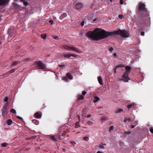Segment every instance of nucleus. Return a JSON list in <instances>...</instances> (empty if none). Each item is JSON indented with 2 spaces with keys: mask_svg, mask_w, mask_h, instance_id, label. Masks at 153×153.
Masks as SVG:
<instances>
[{
  "mask_svg": "<svg viewBox=\"0 0 153 153\" xmlns=\"http://www.w3.org/2000/svg\"><path fill=\"white\" fill-rule=\"evenodd\" d=\"M17 118L19 119H20V120H22V117H19V116H17Z\"/></svg>",
  "mask_w": 153,
  "mask_h": 153,
  "instance_id": "5fc2aeb1",
  "label": "nucleus"
},
{
  "mask_svg": "<svg viewBox=\"0 0 153 153\" xmlns=\"http://www.w3.org/2000/svg\"><path fill=\"white\" fill-rule=\"evenodd\" d=\"M98 82L101 85H103V83L102 82V80L100 76L98 77L97 78Z\"/></svg>",
  "mask_w": 153,
  "mask_h": 153,
  "instance_id": "ddd939ff",
  "label": "nucleus"
},
{
  "mask_svg": "<svg viewBox=\"0 0 153 153\" xmlns=\"http://www.w3.org/2000/svg\"><path fill=\"white\" fill-rule=\"evenodd\" d=\"M59 66L60 67H63L64 66V65H59Z\"/></svg>",
  "mask_w": 153,
  "mask_h": 153,
  "instance_id": "052dcab7",
  "label": "nucleus"
},
{
  "mask_svg": "<svg viewBox=\"0 0 153 153\" xmlns=\"http://www.w3.org/2000/svg\"><path fill=\"white\" fill-rule=\"evenodd\" d=\"M118 17L119 18L122 19L123 17V16L122 15H119Z\"/></svg>",
  "mask_w": 153,
  "mask_h": 153,
  "instance_id": "37998d69",
  "label": "nucleus"
},
{
  "mask_svg": "<svg viewBox=\"0 0 153 153\" xmlns=\"http://www.w3.org/2000/svg\"><path fill=\"white\" fill-rule=\"evenodd\" d=\"M100 98L99 97H95L94 98V103H96L97 102L100 100Z\"/></svg>",
  "mask_w": 153,
  "mask_h": 153,
  "instance_id": "412c9836",
  "label": "nucleus"
},
{
  "mask_svg": "<svg viewBox=\"0 0 153 153\" xmlns=\"http://www.w3.org/2000/svg\"><path fill=\"white\" fill-rule=\"evenodd\" d=\"M7 114V110H2V115L4 117H6Z\"/></svg>",
  "mask_w": 153,
  "mask_h": 153,
  "instance_id": "9b49d317",
  "label": "nucleus"
},
{
  "mask_svg": "<svg viewBox=\"0 0 153 153\" xmlns=\"http://www.w3.org/2000/svg\"><path fill=\"white\" fill-rule=\"evenodd\" d=\"M77 55L74 54H64L63 56L65 58H69L71 56H73L75 58H76V56Z\"/></svg>",
  "mask_w": 153,
  "mask_h": 153,
  "instance_id": "39448f33",
  "label": "nucleus"
},
{
  "mask_svg": "<svg viewBox=\"0 0 153 153\" xmlns=\"http://www.w3.org/2000/svg\"><path fill=\"white\" fill-rule=\"evenodd\" d=\"M91 117V114H89L87 116V117H88V118H89L90 117Z\"/></svg>",
  "mask_w": 153,
  "mask_h": 153,
  "instance_id": "13d9d810",
  "label": "nucleus"
},
{
  "mask_svg": "<svg viewBox=\"0 0 153 153\" xmlns=\"http://www.w3.org/2000/svg\"><path fill=\"white\" fill-rule=\"evenodd\" d=\"M8 100V97H5L4 99V102H6Z\"/></svg>",
  "mask_w": 153,
  "mask_h": 153,
  "instance_id": "a19ab883",
  "label": "nucleus"
},
{
  "mask_svg": "<svg viewBox=\"0 0 153 153\" xmlns=\"http://www.w3.org/2000/svg\"><path fill=\"white\" fill-rule=\"evenodd\" d=\"M86 93L87 92L85 91H82V95L83 96H84Z\"/></svg>",
  "mask_w": 153,
  "mask_h": 153,
  "instance_id": "79ce46f5",
  "label": "nucleus"
},
{
  "mask_svg": "<svg viewBox=\"0 0 153 153\" xmlns=\"http://www.w3.org/2000/svg\"><path fill=\"white\" fill-rule=\"evenodd\" d=\"M126 71L122 76V78L120 79V81H123L124 82H128V80L130 79L129 78V72L131 69V67L129 66H126L125 67Z\"/></svg>",
  "mask_w": 153,
  "mask_h": 153,
  "instance_id": "7ed1b4c3",
  "label": "nucleus"
},
{
  "mask_svg": "<svg viewBox=\"0 0 153 153\" xmlns=\"http://www.w3.org/2000/svg\"><path fill=\"white\" fill-rule=\"evenodd\" d=\"M63 48L65 49L67 51H68L69 50V46H68L67 45H64L63 46Z\"/></svg>",
  "mask_w": 153,
  "mask_h": 153,
  "instance_id": "393cba45",
  "label": "nucleus"
},
{
  "mask_svg": "<svg viewBox=\"0 0 153 153\" xmlns=\"http://www.w3.org/2000/svg\"><path fill=\"white\" fill-rule=\"evenodd\" d=\"M93 123L90 121H88L87 122V124L88 125H92Z\"/></svg>",
  "mask_w": 153,
  "mask_h": 153,
  "instance_id": "72a5a7b5",
  "label": "nucleus"
},
{
  "mask_svg": "<svg viewBox=\"0 0 153 153\" xmlns=\"http://www.w3.org/2000/svg\"><path fill=\"white\" fill-rule=\"evenodd\" d=\"M131 118L129 117H127L124 119V122H126L127 121L130 122L131 121Z\"/></svg>",
  "mask_w": 153,
  "mask_h": 153,
  "instance_id": "aec40b11",
  "label": "nucleus"
},
{
  "mask_svg": "<svg viewBox=\"0 0 153 153\" xmlns=\"http://www.w3.org/2000/svg\"><path fill=\"white\" fill-rule=\"evenodd\" d=\"M19 63V61H15L12 64V65L14 66Z\"/></svg>",
  "mask_w": 153,
  "mask_h": 153,
  "instance_id": "7c9ffc66",
  "label": "nucleus"
},
{
  "mask_svg": "<svg viewBox=\"0 0 153 153\" xmlns=\"http://www.w3.org/2000/svg\"><path fill=\"white\" fill-rule=\"evenodd\" d=\"M82 118H84H84H85V116L84 117V115H83V114H82Z\"/></svg>",
  "mask_w": 153,
  "mask_h": 153,
  "instance_id": "680f3d73",
  "label": "nucleus"
},
{
  "mask_svg": "<svg viewBox=\"0 0 153 153\" xmlns=\"http://www.w3.org/2000/svg\"><path fill=\"white\" fill-rule=\"evenodd\" d=\"M35 116L36 118H39L41 117V113L39 112H36L35 114Z\"/></svg>",
  "mask_w": 153,
  "mask_h": 153,
  "instance_id": "f8f14e48",
  "label": "nucleus"
},
{
  "mask_svg": "<svg viewBox=\"0 0 153 153\" xmlns=\"http://www.w3.org/2000/svg\"><path fill=\"white\" fill-rule=\"evenodd\" d=\"M96 19H94L93 20V21L94 22V21H96Z\"/></svg>",
  "mask_w": 153,
  "mask_h": 153,
  "instance_id": "774afa93",
  "label": "nucleus"
},
{
  "mask_svg": "<svg viewBox=\"0 0 153 153\" xmlns=\"http://www.w3.org/2000/svg\"><path fill=\"white\" fill-rule=\"evenodd\" d=\"M49 22L51 24V25H53V21L51 20H49Z\"/></svg>",
  "mask_w": 153,
  "mask_h": 153,
  "instance_id": "a18cd8bd",
  "label": "nucleus"
},
{
  "mask_svg": "<svg viewBox=\"0 0 153 153\" xmlns=\"http://www.w3.org/2000/svg\"><path fill=\"white\" fill-rule=\"evenodd\" d=\"M7 143L5 142L4 143L1 144L2 147H6L7 146Z\"/></svg>",
  "mask_w": 153,
  "mask_h": 153,
  "instance_id": "c756f323",
  "label": "nucleus"
},
{
  "mask_svg": "<svg viewBox=\"0 0 153 153\" xmlns=\"http://www.w3.org/2000/svg\"><path fill=\"white\" fill-rule=\"evenodd\" d=\"M84 98V97L83 96L81 95H79L78 96L77 99L79 100H82Z\"/></svg>",
  "mask_w": 153,
  "mask_h": 153,
  "instance_id": "bb28decb",
  "label": "nucleus"
},
{
  "mask_svg": "<svg viewBox=\"0 0 153 153\" xmlns=\"http://www.w3.org/2000/svg\"><path fill=\"white\" fill-rule=\"evenodd\" d=\"M33 65H36V67L41 69H45V65L40 61H35Z\"/></svg>",
  "mask_w": 153,
  "mask_h": 153,
  "instance_id": "20e7f679",
  "label": "nucleus"
},
{
  "mask_svg": "<svg viewBox=\"0 0 153 153\" xmlns=\"http://www.w3.org/2000/svg\"><path fill=\"white\" fill-rule=\"evenodd\" d=\"M82 4L81 3H79L76 4L75 6V8L76 10L80 9L82 8Z\"/></svg>",
  "mask_w": 153,
  "mask_h": 153,
  "instance_id": "6e6552de",
  "label": "nucleus"
},
{
  "mask_svg": "<svg viewBox=\"0 0 153 153\" xmlns=\"http://www.w3.org/2000/svg\"><path fill=\"white\" fill-rule=\"evenodd\" d=\"M124 67V66H122V65H120L118 66H117V68H118V67Z\"/></svg>",
  "mask_w": 153,
  "mask_h": 153,
  "instance_id": "bf43d9fd",
  "label": "nucleus"
},
{
  "mask_svg": "<svg viewBox=\"0 0 153 153\" xmlns=\"http://www.w3.org/2000/svg\"><path fill=\"white\" fill-rule=\"evenodd\" d=\"M78 118L79 119V120L80 118V116L79 115H78Z\"/></svg>",
  "mask_w": 153,
  "mask_h": 153,
  "instance_id": "0e129e2a",
  "label": "nucleus"
},
{
  "mask_svg": "<svg viewBox=\"0 0 153 153\" xmlns=\"http://www.w3.org/2000/svg\"><path fill=\"white\" fill-rule=\"evenodd\" d=\"M3 76L4 77H7V76H8L9 75H8L7 72H6L4 74H3Z\"/></svg>",
  "mask_w": 153,
  "mask_h": 153,
  "instance_id": "c9c22d12",
  "label": "nucleus"
},
{
  "mask_svg": "<svg viewBox=\"0 0 153 153\" xmlns=\"http://www.w3.org/2000/svg\"><path fill=\"white\" fill-rule=\"evenodd\" d=\"M63 48L65 49L67 51H68L69 50V46H68L67 45H64L63 46Z\"/></svg>",
  "mask_w": 153,
  "mask_h": 153,
  "instance_id": "a878e982",
  "label": "nucleus"
},
{
  "mask_svg": "<svg viewBox=\"0 0 153 153\" xmlns=\"http://www.w3.org/2000/svg\"><path fill=\"white\" fill-rule=\"evenodd\" d=\"M62 79L66 82H68L69 81L68 79L66 77H64L62 78Z\"/></svg>",
  "mask_w": 153,
  "mask_h": 153,
  "instance_id": "2f4dec72",
  "label": "nucleus"
},
{
  "mask_svg": "<svg viewBox=\"0 0 153 153\" xmlns=\"http://www.w3.org/2000/svg\"><path fill=\"white\" fill-rule=\"evenodd\" d=\"M89 139V138L87 136H85L84 137V140L86 141H87Z\"/></svg>",
  "mask_w": 153,
  "mask_h": 153,
  "instance_id": "58836bf2",
  "label": "nucleus"
},
{
  "mask_svg": "<svg viewBox=\"0 0 153 153\" xmlns=\"http://www.w3.org/2000/svg\"><path fill=\"white\" fill-rule=\"evenodd\" d=\"M41 37L43 39H45L47 37V36L45 34H42L41 35Z\"/></svg>",
  "mask_w": 153,
  "mask_h": 153,
  "instance_id": "cd10ccee",
  "label": "nucleus"
},
{
  "mask_svg": "<svg viewBox=\"0 0 153 153\" xmlns=\"http://www.w3.org/2000/svg\"><path fill=\"white\" fill-rule=\"evenodd\" d=\"M145 34L144 32L143 31H142L140 33V35L142 36H144Z\"/></svg>",
  "mask_w": 153,
  "mask_h": 153,
  "instance_id": "49530a36",
  "label": "nucleus"
},
{
  "mask_svg": "<svg viewBox=\"0 0 153 153\" xmlns=\"http://www.w3.org/2000/svg\"><path fill=\"white\" fill-rule=\"evenodd\" d=\"M10 112L13 114H15L16 113V110L14 109H12L10 110Z\"/></svg>",
  "mask_w": 153,
  "mask_h": 153,
  "instance_id": "473e14b6",
  "label": "nucleus"
},
{
  "mask_svg": "<svg viewBox=\"0 0 153 153\" xmlns=\"http://www.w3.org/2000/svg\"><path fill=\"white\" fill-rule=\"evenodd\" d=\"M8 0H0V6H2L5 5L8 2Z\"/></svg>",
  "mask_w": 153,
  "mask_h": 153,
  "instance_id": "9d476101",
  "label": "nucleus"
},
{
  "mask_svg": "<svg viewBox=\"0 0 153 153\" xmlns=\"http://www.w3.org/2000/svg\"><path fill=\"white\" fill-rule=\"evenodd\" d=\"M58 38V37L56 36H54L53 37V38L55 39H57Z\"/></svg>",
  "mask_w": 153,
  "mask_h": 153,
  "instance_id": "864d4df0",
  "label": "nucleus"
},
{
  "mask_svg": "<svg viewBox=\"0 0 153 153\" xmlns=\"http://www.w3.org/2000/svg\"><path fill=\"white\" fill-rule=\"evenodd\" d=\"M15 71V69H13L9 71H8V72H7L8 75H9L11 73L14 72Z\"/></svg>",
  "mask_w": 153,
  "mask_h": 153,
  "instance_id": "b1692460",
  "label": "nucleus"
},
{
  "mask_svg": "<svg viewBox=\"0 0 153 153\" xmlns=\"http://www.w3.org/2000/svg\"><path fill=\"white\" fill-rule=\"evenodd\" d=\"M2 110H7V108L6 105H4L3 107Z\"/></svg>",
  "mask_w": 153,
  "mask_h": 153,
  "instance_id": "e433bc0d",
  "label": "nucleus"
},
{
  "mask_svg": "<svg viewBox=\"0 0 153 153\" xmlns=\"http://www.w3.org/2000/svg\"><path fill=\"white\" fill-rule=\"evenodd\" d=\"M66 76L70 79H73L72 76L69 73H67Z\"/></svg>",
  "mask_w": 153,
  "mask_h": 153,
  "instance_id": "a211bd4d",
  "label": "nucleus"
},
{
  "mask_svg": "<svg viewBox=\"0 0 153 153\" xmlns=\"http://www.w3.org/2000/svg\"><path fill=\"white\" fill-rule=\"evenodd\" d=\"M150 132L152 133L153 134V128H150Z\"/></svg>",
  "mask_w": 153,
  "mask_h": 153,
  "instance_id": "8fccbe9b",
  "label": "nucleus"
},
{
  "mask_svg": "<svg viewBox=\"0 0 153 153\" xmlns=\"http://www.w3.org/2000/svg\"><path fill=\"white\" fill-rule=\"evenodd\" d=\"M113 50V48L112 47H111L110 48L109 50L111 52Z\"/></svg>",
  "mask_w": 153,
  "mask_h": 153,
  "instance_id": "de8ad7c7",
  "label": "nucleus"
},
{
  "mask_svg": "<svg viewBox=\"0 0 153 153\" xmlns=\"http://www.w3.org/2000/svg\"><path fill=\"white\" fill-rule=\"evenodd\" d=\"M136 125H132L131 126V128H134L135 126H136Z\"/></svg>",
  "mask_w": 153,
  "mask_h": 153,
  "instance_id": "4d7b16f0",
  "label": "nucleus"
},
{
  "mask_svg": "<svg viewBox=\"0 0 153 153\" xmlns=\"http://www.w3.org/2000/svg\"><path fill=\"white\" fill-rule=\"evenodd\" d=\"M131 133V132H127L126 131L125 132V134L126 135L127 134H130Z\"/></svg>",
  "mask_w": 153,
  "mask_h": 153,
  "instance_id": "c03bdc74",
  "label": "nucleus"
},
{
  "mask_svg": "<svg viewBox=\"0 0 153 153\" xmlns=\"http://www.w3.org/2000/svg\"><path fill=\"white\" fill-rule=\"evenodd\" d=\"M135 105V103L134 102H133L130 104L128 105L127 106V107L128 110L130 109V108H131L132 107L134 106Z\"/></svg>",
  "mask_w": 153,
  "mask_h": 153,
  "instance_id": "2eb2a0df",
  "label": "nucleus"
},
{
  "mask_svg": "<svg viewBox=\"0 0 153 153\" xmlns=\"http://www.w3.org/2000/svg\"><path fill=\"white\" fill-rule=\"evenodd\" d=\"M114 128V127L113 126H111L109 128V131L111 132V131Z\"/></svg>",
  "mask_w": 153,
  "mask_h": 153,
  "instance_id": "4c0bfd02",
  "label": "nucleus"
},
{
  "mask_svg": "<svg viewBox=\"0 0 153 153\" xmlns=\"http://www.w3.org/2000/svg\"><path fill=\"white\" fill-rule=\"evenodd\" d=\"M36 138V136H31V137H29L27 138V140H30L35 139Z\"/></svg>",
  "mask_w": 153,
  "mask_h": 153,
  "instance_id": "4be33fe9",
  "label": "nucleus"
},
{
  "mask_svg": "<svg viewBox=\"0 0 153 153\" xmlns=\"http://www.w3.org/2000/svg\"><path fill=\"white\" fill-rule=\"evenodd\" d=\"M137 10L138 14L140 18L137 23L138 26H140L139 24L142 25L144 24L145 22V19L144 18L148 17L149 16V12L146 7L145 4L142 2H139L138 4V7Z\"/></svg>",
  "mask_w": 153,
  "mask_h": 153,
  "instance_id": "f03ea898",
  "label": "nucleus"
},
{
  "mask_svg": "<svg viewBox=\"0 0 153 153\" xmlns=\"http://www.w3.org/2000/svg\"><path fill=\"white\" fill-rule=\"evenodd\" d=\"M7 102H6V105H6V106L7 107V106H8V105H7Z\"/></svg>",
  "mask_w": 153,
  "mask_h": 153,
  "instance_id": "338daca9",
  "label": "nucleus"
},
{
  "mask_svg": "<svg viewBox=\"0 0 153 153\" xmlns=\"http://www.w3.org/2000/svg\"><path fill=\"white\" fill-rule=\"evenodd\" d=\"M97 153H102L100 151H98Z\"/></svg>",
  "mask_w": 153,
  "mask_h": 153,
  "instance_id": "69168bd1",
  "label": "nucleus"
},
{
  "mask_svg": "<svg viewBox=\"0 0 153 153\" xmlns=\"http://www.w3.org/2000/svg\"><path fill=\"white\" fill-rule=\"evenodd\" d=\"M68 51H73L75 52H76L78 53H80V52L76 48L73 47L69 46V49Z\"/></svg>",
  "mask_w": 153,
  "mask_h": 153,
  "instance_id": "423d86ee",
  "label": "nucleus"
},
{
  "mask_svg": "<svg viewBox=\"0 0 153 153\" xmlns=\"http://www.w3.org/2000/svg\"><path fill=\"white\" fill-rule=\"evenodd\" d=\"M4 78V77L3 75L0 76V79H2V78Z\"/></svg>",
  "mask_w": 153,
  "mask_h": 153,
  "instance_id": "6e6d98bb",
  "label": "nucleus"
},
{
  "mask_svg": "<svg viewBox=\"0 0 153 153\" xmlns=\"http://www.w3.org/2000/svg\"><path fill=\"white\" fill-rule=\"evenodd\" d=\"M120 3L121 4H123V0H120Z\"/></svg>",
  "mask_w": 153,
  "mask_h": 153,
  "instance_id": "09e8293b",
  "label": "nucleus"
},
{
  "mask_svg": "<svg viewBox=\"0 0 153 153\" xmlns=\"http://www.w3.org/2000/svg\"><path fill=\"white\" fill-rule=\"evenodd\" d=\"M84 21H83L81 23V25L82 26H84Z\"/></svg>",
  "mask_w": 153,
  "mask_h": 153,
  "instance_id": "3c124183",
  "label": "nucleus"
},
{
  "mask_svg": "<svg viewBox=\"0 0 153 153\" xmlns=\"http://www.w3.org/2000/svg\"><path fill=\"white\" fill-rule=\"evenodd\" d=\"M106 118L105 117H103L101 119V120L102 122L106 120Z\"/></svg>",
  "mask_w": 153,
  "mask_h": 153,
  "instance_id": "ea45409f",
  "label": "nucleus"
},
{
  "mask_svg": "<svg viewBox=\"0 0 153 153\" xmlns=\"http://www.w3.org/2000/svg\"><path fill=\"white\" fill-rule=\"evenodd\" d=\"M67 131H64V133H62V135H61L60 134H58L57 136L59 138L60 140H62L63 139V137L64 136L65 134L67 133Z\"/></svg>",
  "mask_w": 153,
  "mask_h": 153,
  "instance_id": "1a4fd4ad",
  "label": "nucleus"
},
{
  "mask_svg": "<svg viewBox=\"0 0 153 153\" xmlns=\"http://www.w3.org/2000/svg\"><path fill=\"white\" fill-rule=\"evenodd\" d=\"M49 138L51 140L54 141H57V139L55 137V136L53 135H50L49 136Z\"/></svg>",
  "mask_w": 153,
  "mask_h": 153,
  "instance_id": "f3484780",
  "label": "nucleus"
},
{
  "mask_svg": "<svg viewBox=\"0 0 153 153\" xmlns=\"http://www.w3.org/2000/svg\"><path fill=\"white\" fill-rule=\"evenodd\" d=\"M123 111V110L122 109L119 108V109H117L115 110V112L116 113H120L121 112Z\"/></svg>",
  "mask_w": 153,
  "mask_h": 153,
  "instance_id": "6ab92c4d",
  "label": "nucleus"
},
{
  "mask_svg": "<svg viewBox=\"0 0 153 153\" xmlns=\"http://www.w3.org/2000/svg\"><path fill=\"white\" fill-rule=\"evenodd\" d=\"M75 127L76 128H78L80 127V125L79 122H76L75 124Z\"/></svg>",
  "mask_w": 153,
  "mask_h": 153,
  "instance_id": "c85d7f7f",
  "label": "nucleus"
},
{
  "mask_svg": "<svg viewBox=\"0 0 153 153\" xmlns=\"http://www.w3.org/2000/svg\"><path fill=\"white\" fill-rule=\"evenodd\" d=\"M117 55V54L116 53H114V56H115Z\"/></svg>",
  "mask_w": 153,
  "mask_h": 153,
  "instance_id": "e2e57ef3",
  "label": "nucleus"
},
{
  "mask_svg": "<svg viewBox=\"0 0 153 153\" xmlns=\"http://www.w3.org/2000/svg\"><path fill=\"white\" fill-rule=\"evenodd\" d=\"M100 148L102 149H103L104 148V146H102V145H101L100 146Z\"/></svg>",
  "mask_w": 153,
  "mask_h": 153,
  "instance_id": "603ef678",
  "label": "nucleus"
},
{
  "mask_svg": "<svg viewBox=\"0 0 153 153\" xmlns=\"http://www.w3.org/2000/svg\"><path fill=\"white\" fill-rule=\"evenodd\" d=\"M8 32L9 34V36L11 37L13 33V31L10 29H9L8 30Z\"/></svg>",
  "mask_w": 153,
  "mask_h": 153,
  "instance_id": "4468645a",
  "label": "nucleus"
},
{
  "mask_svg": "<svg viewBox=\"0 0 153 153\" xmlns=\"http://www.w3.org/2000/svg\"><path fill=\"white\" fill-rule=\"evenodd\" d=\"M67 16V14L65 13H64L62 14L60 17V19H62L65 17H66Z\"/></svg>",
  "mask_w": 153,
  "mask_h": 153,
  "instance_id": "dca6fc26",
  "label": "nucleus"
},
{
  "mask_svg": "<svg viewBox=\"0 0 153 153\" xmlns=\"http://www.w3.org/2000/svg\"><path fill=\"white\" fill-rule=\"evenodd\" d=\"M68 51H73L75 52H76L78 53H80V52L76 48L73 47L69 46V49Z\"/></svg>",
  "mask_w": 153,
  "mask_h": 153,
  "instance_id": "0eeeda50",
  "label": "nucleus"
},
{
  "mask_svg": "<svg viewBox=\"0 0 153 153\" xmlns=\"http://www.w3.org/2000/svg\"><path fill=\"white\" fill-rule=\"evenodd\" d=\"M70 143L72 145H73V146H74L75 145H76V143L74 142V141H71V142H70Z\"/></svg>",
  "mask_w": 153,
  "mask_h": 153,
  "instance_id": "f704fd0d",
  "label": "nucleus"
},
{
  "mask_svg": "<svg viewBox=\"0 0 153 153\" xmlns=\"http://www.w3.org/2000/svg\"><path fill=\"white\" fill-rule=\"evenodd\" d=\"M86 34L87 36L92 40L95 41L102 39L109 36L115 35H120L124 38L130 37V33L128 31L120 29L113 32H108L101 28H97L93 31H88Z\"/></svg>",
  "mask_w": 153,
  "mask_h": 153,
  "instance_id": "f257e3e1",
  "label": "nucleus"
},
{
  "mask_svg": "<svg viewBox=\"0 0 153 153\" xmlns=\"http://www.w3.org/2000/svg\"><path fill=\"white\" fill-rule=\"evenodd\" d=\"M12 121L11 119H8L7 120V123L8 125H11L12 123Z\"/></svg>",
  "mask_w": 153,
  "mask_h": 153,
  "instance_id": "5701e85b",
  "label": "nucleus"
}]
</instances>
